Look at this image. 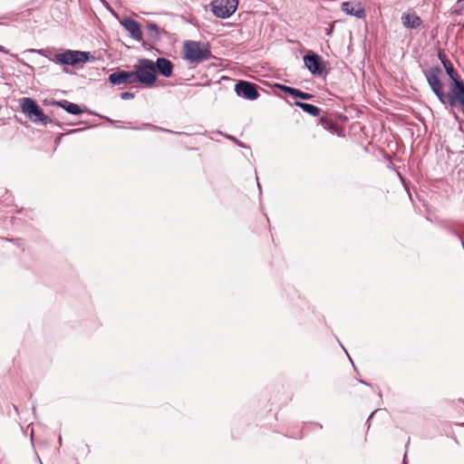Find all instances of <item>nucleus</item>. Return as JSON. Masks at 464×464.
Listing matches in <instances>:
<instances>
[{"instance_id": "f257e3e1", "label": "nucleus", "mask_w": 464, "mask_h": 464, "mask_svg": "<svg viewBox=\"0 0 464 464\" xmlns=\"http://www.w3.org/2000/svg\"><path fill=\"white\" fill-rule=\"evenodd\" d=\"M183 58L189 63H200L211 57L209 48L196 41H188L183 44Z\"/></svg>"}, {"instance_id": "f03ea898", "label": "nucleus", "mask_w": 464, "mask_h": 464, "mask_svg": "<svg viewBox=\"0 0 464 464\" xmlns=\"http://www.w3.org/2000/svg\"><path fill=\"white\" fill-rule=\"evenodd\" d=\"M133 72L136 82H139L146 86L152 85L156 80L155 63L150 60H140L139 63L134 65Z\"/></svg>"}, {"instance_id": "7ed1b4c3", "label": "nucleus", "mask_w": 464, "mask_h": 464, "mask_svg": "<svg viewBox=\"0 0 464 464\" xmlns=\"http://www.w3.org/2000/svg\"><path fill=\"white\" fill-rule=\"evenodd\" d=\"M22 111L26 114L33 121L41 122L47 125L52 121L44 113L43 109L31 98H23L20 100Z\"/></svg>"}, {"instance_id": "20e7f679", "label": "nucleus", "mask_w": 464, "mask_h": 464, "mask_svg": "<svg viewBox=\"0 0 464 464\" xmlns=\"http://www.w3.org/2000/svg\"><path fill=\"white\" fill-rule=\"evenodd\" d=\"M90 57V53L68 50L56 54L54 60L62 64L75 65L77 63L88 62Z\"/></svg>"}, {"instance_id": "39448f33", "label": "nucleus", "mask_w": 464, "mask_h": 464, "mask_svg": "<svg viewBox=\"0 0 464 464\" xmlns=\"http://www.w3.org/2000/svg\"><path fill=\"white\" fill-rule=\"evenodd\" d=\"M237 5V0H214L210 5L217 17L227 18L236 12Z\"/></svg>"}, {"instance_id": "423d86ee", "label": "nucleus", "mask_w": 464, "mask_h": 464, "mask_svg": "<svg viewBox=\"0 0 464 464\" xmlns=\"http://www.w3.org/2000/svg\"><path fill=\"white\" fill-rule=\"evenodd\" d=\"M441 74V70L439 67L430 69L427 74V81L436 94L438 99L442 102L446 103V93L443 92V84L440 79V75Z\"/></svg>"}, {"instance_id": "0eeeda50", "label": "nucleus", "mask_w": 464, "mask_h": 464, "mask_svg": "<svg viewBox=\"0 0 464 464\" xmlns=\"http://www.w3.org/2000/svg\"><path fill=\"white\" fill-rule=\"evenodd\" d=\"M305 67L313 73L321 75L325 71V65L321 56L314 53H308L304 56Z\"/></svg>"}, {"instance_id": "6e6552de", "label": "nucleus", "mask_w": 464, "mask_h": 464, "mask_svg": "<svg viewBox=\"0 0 464 464\" xmlns=\"http://www.w3.org/2000/svg\"><path fill=\"white\" fill-rule=\"evenodd\" d=\"M235 91L237 93V95L244 97L247 100H256L259 96L256 84L249 82H238L236 84Z\"/></svg>"}, {"instance_id": "1a4fd4ad", "label": "nucleus", "mask_w": 464, "mask_h": 464, "mask_svg": "<svg viewBox=\"0 0 464 464\" xmlns=\"http://www.w3.org/2000/svg\"><path fill=\"white\" fill-rule=\"evenodd\" d=\"M135 77L136 76L134 75L133 71H131V72L120 71V72L111 73L109 76V81L114 85L133 84L136 82Z\"/></svg>"}, {"instance_id": "9d476101", "label": "nucleus", "mask_w": 464, "mask_h": 464, "mask_svg": "<svg viewBox=\"0 0 464 464\" xmlns=\"http://www.w3.org/2000/svg\"><path fill=\"white\" fill-rule=\"evenodd\" d=\"M341 9L347 14L356 16L358 18H363L366 15L362 4L358 1H347L342 3Z\"/></svg>"}, {"instance_id": "9b49d317", "label": "nucleus", "mask_w": 464, "mask_h": 464, "mask_svg": "<svg viewBox=\"0 0 464 464\" xmlns=\"http://www.w3.org/2000/svg\"><path fill=\"white\" fill-rule=\"evenodd\" d=\"M121 24L134 40L140 41L142 39L140 24L137 21L126 18Z\"/></svg>"}, {"instance_id": "f8f14e48", "label": "nucleus", "mask_w": 464, "mask_h": 464, "mask_svg": "<svg viewBox=\"0 0 464 464\" xmlns=\"http://www.w3.org/2000/svg\"><path fill=\"white\" fill-rule=\"evenodd\" d=\"M320 122L323 125V127L331 131L332 133H334L338 135L339 137H344V129L340 126L338 123L333 121L330 117H322L320 119Z\"/></svg>"}, {"instance_id": "ddd939ff", "label": "nucleus", "mask_w": 464, "mask_h": 464, "mask_svg": "<svg viewBox=\"0 0 464 464\" xmlns=\"http://www.w3.org/2000/svg\"><path fill=\"white\" fill-rule=\"evenodd\" d=\"M401 23L407 28L415 29L421 24V19L414 12L405 13L401 15Z\"/></svg>"}, {"instance_id": "4468645a", "label": "nucleus", "mask_w": 464, "mask_h": 464, "mask_svg": "<svg viewBox=\"0 0 464 464\" xmlns=\"http://www.w3.org/2000/svg\"><path fill=\"white\" fill-rule=\"evenodd\" d=\"M156 70L165 77H169L172 74L173 65L172 63L166 58H159L155 64Z\"/></svg>"}, {"instance_id": "2eb2a0df", "label": "nucleus", "mask_w": 464, "mask_h": 464, "mask_svg": "<svg viewBox=\"0 0 464 464\" xmlns=\"http://www.w3.org/2000/svg\"><path fill=\"white\" fill-rule=\"evenodd\" d=\"M281 90L289 95H292L294 97H298L304 100H311L314 98V95L311 93L304 92L298 89L289 87V86H282Z\"/></svg>"}, {"instance_id": "dca6fc26", "label": "nucleus", "mask_w": 464, "mask_h": 464, "mask_svg": "<svg viewBox=\"0 0 464 464\" xmlns=\"http://www.w3.org/2000/svg\"><path fill=\"white\" fill-rule=\"evenodd\" d=\"M295 106L301 108L304 111L309 113L313 116H319L321 110L310 103H305L302 102H295L294 103Z\"/></svg>"}, {"instance_id": "f3484780", "label": "nucleus", "mask_w": 464, "mask_h": 464, "mask_svg": "<svg viewBox=\"0 0 464 464\" xmlns=\"http://www.w3.org/2000/svg\"><path fill=\"white\" fill-rule=\"evenodd\" d=\"M443 66L447 72V73L449 74V76L450 77L451 79V82L454 81V79H459V74L457 73V72L453 69V66L451 64V63L449 61V60H445L443 61Z\"/></svg>"}, {"instance_id": "a211bd4d", "label": "nucleus", "mask_w": 464, "mask_h": 464, "mask_svg": "<svg viewBox=\"0 0 464 464\" xmlns=\"http://www.w3.org/2000/svg\"><path fill=\"white\" fill-rule=\"evenodd\" d=\"M65 111L73 115H80L82 113V110L75 103L70 102L65 108Z\"/></svg>"}, {"instance_id": "6ab92c4d", "label": "nucleus", "mask_w": 464, "mask_h": 464, "mask_svg": "<svg viewBox=\"0 0 464 464\" xmlns=\"http://www.w3.org/2000/svg\"><path fill=\"white\" fill-rule=\"evenodd\" d=\"M69 103H70V102H68L66 100H63V101H59V102H54L53 104L57 105L65 110V108H67V105H69Z\"/></svg>"}, {"instance_id": "aec40b11", "label": "nucleus", "mask_w": 464, "mask_h": 464, "mask_svg": "<svg viewBox=\"0 0 464 464\" xmlns=\"http://www.w3.org/2000/svg\"><path fill=\"white\" fill-rule=\"evenodd\" d=\"M147 27L150 31H153L158 34V25L156 24L150 23Z\"/></svg>"}, {"instance_id": "412c9836", "label": "nucleus", "mask_w": 464, "mask_h": 464, "mask_svg": "<svg viewBox=\"0 0 464 464\" xmlns=\"http://www.w3.org/2000/svg\"><path fill=\"white\" fill-rule=\"evenodd\" d=\"M121 99H123V100H127V99L133 98V94H132L131 92H122V93L121 94Z\"/></svg>"}, {"instance_id": "4be33fe9", "label": "nucleus", "mask_w": 464, "mask_h": 464, "mask_svg": "<svg viewBox=\"0 0 464 464\" xmlns=\"http://www.w3.org/2000/svg\"><path fill=\"white\" fill-rule=\"evenodd\" d=\"M439 58H440V60L441 61V63H443V61H445V60H449V59L447 58V56H446L444 53H439Z\"/></svg>"}, {"instance_id": "5701e85b", "label": "nucleus", "mask_w": 464, "mask_h": 464, "mask_svg": "<svg viewBox=\"0 0 464 464\" xmlns=\"http://www.w3.org/2000/svg\"><path fill=\"white\" fill-rule=\"evenodd\" d=\"M0 52L1 53H6L5 49L4 46L0 45Z\"/></svg>"}]
</instances>
